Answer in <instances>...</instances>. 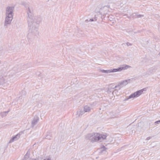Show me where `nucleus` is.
<instances>
[{"label":"nucleus","mask_w":160,"mask_h":160,"mask_svg":"<svg viewBox=\"0 0 160 160\" xmlns=\"http://www.w3.org/2000/svg\"><path fill=\"white\" fill-rule=\"evenodd\" d=\"M28 15V38L33 37L38 35V28L39 23L42 21L41 18L39 16H34L33 6L28 3L23 4Z\"/></svg>","instance_id":"1"},{"label":"nucleus","mask_w":160,"mask_h":160,"mask_svg":"<svg viewBox=\"0 0 160 160\" xmlns=\"http://www.w3.org/2000/svg\"><path fill=\"white\" fill-rule=\"evenodd\" d=\"M107 136L104 135L99 133H90L87 135L86 136V138L89 139L91 142H93L99 141L102 142L103 140L106 139Z\"/></svg>","instance_id":"2"},{"label":"nucleus","mask_w":160,"mask_h":160,"mask_svg":"<svg viewBox=\"0 0 160 160\" xmlns=\"http://www.w3.org/2000/svg\"><path fill=\"white\" fill-rule=\"evenodd\" d=\"M144 89H142L141 90L135 92H134V93L130 95L128 97L126 98L124 100V101H127L131 98H134L136 97H139L142 93Z\"/></svg>","instance_id":"3"},{"label":"nucleus","mask_w":160,"mask_h":160,"mask_svg":"<svg viewBox=\"0 0 160 160\" xmlns=\"http://www.w3.org/2000/svg\"><path fill=\"white\" fill-rule=\"evenodd\" d=\"M14 7L12 6H8L6 9L5 16L13 17Z\"/></svg>","instance_id":"4"},{"label":"nucleus","mask_w":160,"mask_h":160,"mask_svg":"<svg viewBox=\"0 0 160 160\" xmlns=\"http://www.w3.org/2000/svg\"><path fill=\"white\" fill-rule=\"evenodd\" d=\"M13 19V17L6 16L4 22V26L5 28H8L10 25Z\"/></svg>","instance_id":"5"},{"label":"nucleus","mask_w":160,"mask_h":160,"mask_svg":"<svg viewBox=\"0 0 160 160\" xmlns=\"http://www.w3.org/2000/svg\"><path fill=\"white\" fill-rule=\"evenodd\" d=\"M130 66L126 65H123L121 66L120 67L118 68H117L113 69H110V73L114 72H119L122 70H125L129 68Z\"/></svg>","instance_id":"6"},{"label":"nucleus","mask_w":160,"mask_h":160,"mask_svg":"<svg viewBox=\"0 0 160 160\" xmlns=\"http://www.w3.org/2000/svg\"><path fill=\"white\" fill-rule=\"evenodd\" d=\"M130 81V79L123 80V81L120 82L118 83V85L117 86H118V89H120L122 87L127 85L128 83V82Z\"/></svg>","instance_id":"7"},{"label":"nucleus","mask_w":160,"mask_h":160,"mask_svg":"<svg viewBox=\"0 0 160 160\" xmlns=\"http://www.w3.org/2000/svg\"><path fill=\"white\" fill-rule=\"evenodd\" d=\"M115 88H118V86H114L112 84L110 85L107 91L108 93L110 94L112 92L113 94L114 92L113 89Z\"/></svg>","instance_id":"8"},{"label":"nucleus","mask_w":160,"mask_h":160,"mask_svg":"<svg viewBox=\"0 0 160 160\" xmlns=\"http://www.w3.org/2000/svg\"><path fill=\"white\" fill-rule=\"evenodd\" d=\"M107 148H106L104 146L102 145L101 148L98 149V151L100 154H103L106 153V150Z\"/></svg>","instance_id":"9"},{"label":"nucleus","mask_w":160,"mask_h":160,"mask_svg":"<svg viewBox=\"0 0 160 160\" xmlns=\"http://www.w3.org/2000/svg\"><path fill=\"white\" fill-rule=\"evenodd\" d=\"M6 77L5 75H2L0 74V84H3L6 82Z\"/></svg>","instance_id":"10"},{"label":"nucleus","mask_w":160,"mask_h":160,"mask_svg":"<svg viewBox=\"0 0 160 160\" xmlns=\"http://www.w3.org/2000/svg\"><path fill=\"white\" fill-rule=\"evenodd\" d=\"M22 133V132H20L14 137H13L10 140V142H14V141L17 140L18 139L20 138Z\"/></svg>","instance_id":"11"},{"label":"nucleus","mask_w":160,"mask_h":160,"mask_svg":"<svg viewBox=\"0 0 160 160\" xmlns=\"http://www.w3.org/2000/svg\"><path fill=\"white\" fill-rule=\"evenodd\" d=\"M39 120V118L37 116H35L32 122V126L33 127L38 123Z\"/></svg>","instance_id":"12"},{"label":"nucleus","mask_w":160,"mask_h":160,"mask_svg":"<svg viewBox=\"0 0 160 160\" xmlns=\"http://www.w3.org/2000/svg\"><path fill=\"white\" fill-rule=\"evenodd\" d=\"M92 109V108L89 107V106L88 105H86L84 107V111L85 112H90L91 110Z\"/></svg>","instance_id":"13"},{"label":"nucleus","mask_w":160,"mask_h":160,"mask_svg":"<svg viewBox=\"0 0 160 160\" xmlns=\"http://www.w3.org/2000/svg\"><path fill=\"white\" fill-rule=\"evenodd\" d=\"M133 16L134 18H138L144 17L143 15H141L140 14H138L136 13H134L133 14Z\"/></svg>","instance_id":"14"},{"label":"nucleus","mask_w":160,"mask_h":160,"mask_svg":"<svg viewBox=\"0 0 160 160\" xmlns=\"http://www.w3.org/2000/svg\"><path fill=\"white\" fill-rule=\"evenodd\" d=\"M9 112V111H8L7 112L6 111L3 112H1L0 113V115L2 118H3L4 117L6 116L7 115V114Z\"/></svg>","instance_id":"15"},{"label":"nucleus","mask_w":160,"mask_h":160,"mask_svg":"<svg viewBox=\"0 0 160 160\" xmlns=\"http://www.w3.org/2000/svg\"><path fill=\"white\" fill-rule=\"evenodd\" d=\"M18 68H17L14 67L10 72L11 73H13L14 74H15L18 72Z\"/></svg>","instance_id":"16"},{"label":"nucleus","mask_w":160,"mask_h":160,"mask_svg":"<svg viewBox=\"0 0 160 160\" xmlns=\"http://www.w3.org/2000/svg\"><path fill=\"white\" fill-rule=\"evenodd\" d=\"M85 112L84 111L81 110L79 111H77V114L78 116L79 117H80L82 115L85 113Z\"/></svg>","instance_id":"17"},{"label":"nucleus","mask_w":160,"mask_h":160,"mask_svg":"<svg viewBox=\"0 0 160 160\" xmlns=\"http://www.w3.org/2000/svg\"><path fill=\"white\" fill-rule=\"evenodd\" d=\"M101 71L102 73H110V70H105L104 69L101 70Z\"/></svg>","instance_id":"18"},{"label":"nucleus","mask_w":160,"mask_h":160,"mask_svg":"<svg viewBox=\"0 0 160 160\" xmlns=\"http://www.w3.org/2000/svg\"><path fill=\"white\" fill-rule=\"evenodd\" d=\"M46 138L47 139H51V137L48 135H47L46 136Z\"/></svg>","instance_id":"19"},{"label":"nucleus","mask_w":160,"mask_h":160,"mask_svg":"<svg viewBox=\"0 0 160 160\" xmlns=\"http://www.w3.org/2000/svg\"><path fill=\"white\" fill-rule=\"evenodd\" d=\"M97 20V19L94 18V19H90L89 20V21H90V22H93V21H96Z\"/></svg>","instance_id":"20"},{"label":"nucleus","mask_w":160,"mask_h":160,"mask_svg":"<svg viewBox=\"0 0 160 160\" xmlns=\"http://www.w3.org/2000/svg\"><path fill=\"white\" fill-rule=\"evenodd\" d=\"M51 160V159L50 158H42L41 159V160Z\"/></svg>","instance_id":"21"},{"label":"nucleus","mask_w":160,"mask_h":160,"mask_svg":"<svg viewBox=\"0 0 160 160\" xmlns=\"http://www.w3.org/2000/svg\"><path fill=\"white\" fill-rule=\"evenodd\" d=\"M160 123V120H159L158 121L155 122L154 123L155 125H157V124H159Z\"/></svg>","instance_id":"22"},{"label":"nucleus","mask_w":160,"mask_h":160,"mask_svg":"<svg viewBox=\"0 0 160 160\" xmlns=\"http://www.w3.org/2000/svg\"><path fill=\"white\" fill-rule=\"evenodd\" d=\"M127 46H131L132 44L129 42H128L127 43Z\"/></svg>","instance_id":"23"},{"label":"nucleus","mask_w":160,"mask_h":160,"mask_svg":"<svg viewBox=\"0 0 160 160\" xmlns=\"http://www.w3.org/2000/svg\"><path fill=\"white\" fill-rule=\"evenodd\" d=\"M152 138V137H148L147 138L146 140H149L150 139H151Z\"/></svg>","instance_id":"24"},{"label":"nucleus","mask_w":160,"mask_h":160,"mask_svg":"<svg viewBox=\"0 0 160 160\" xmlns=\"http://www.w3.org/2000/svg\"><path fill=\"white\" fill-rule=\"evenodd\" d=\"M24 66L25 67V69H23V70H24V69H27V68H28V67L26 65H24Z\"/></svg>","instance_id":"25"},{"label":"nucleus","mask_w":160,"mask_h":160,"mask_svg":"<svg viewBox=\"0 0 160 160\" xmlns=\"http://www.w3.org/2000/svg\"><path fill=\"white\" fill-rule=\"evenodd\" d=\"M10 75V77H11V76H13L12 75Z\"/></svg>","instance_id":"26"},{"label":"nucleus","mask_w":160,"mask_h":160,"mask_svg":"<svg viewBox=\"0 0 160 160\" xmlns=\"http://www.w3.org/2000/svg\"><path fill=\"white\" fill-rule=\"evenodd\" d=\"M116 91V89H115V90H114V91Z\"/></svg>","instance_id":"27"},{"label":"nucleus","mask_w":160,"mask_h":160,"mask_svg":"<svg viewBox=\"0 0 160 160\" xmlns=\"http://www.w3.org/2000/svg\"><path fill=\"white\" fill-rule=\"evenodd\" d=\"M159 54H160V53H159Z\"/></svg>","instance_id":"28"}]
</instances>
